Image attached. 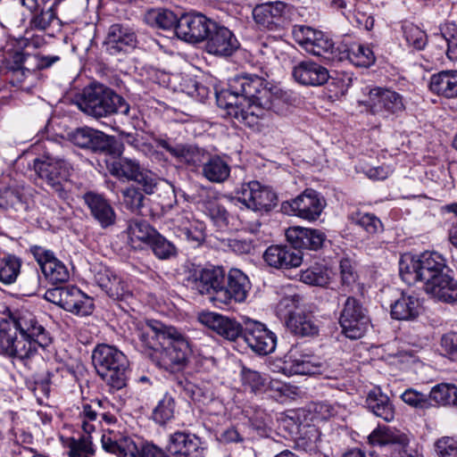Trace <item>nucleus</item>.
Listing matches in <instances>:
<instances>
[{
	"label": "nucleus",
	"mask_w": 457,
	"mask_h": 457,
	"mask_svg": "<svg viewBox=\"0 0 457 457\" xmlns=\"http://www.w3.org/2000/svg\"><path fill=\"white\" fill-rule=\"evenodd\" d=\"M341 286L347 291H352L357 281V274L353 270L349 259H343L340 262Z\"/></svg>",
	"instance_id": "338daca9"
},
{
	"label": "nucleus",
	"mask_w": 457,
	"mask_h": 457,
	"mask_svg": "<svg viewBox=\"0 0 457 457\" xmlns=\"http://www.w3.org/2000/svg\"><path fill=\"white\" fill-rule=\"evenodd\" d=\"M83 199L91 215L102 228H108L115 223L116 214L109 201L102 195L87 192Z\"/></svg>",
	"instance_id": "a878e982"
},
{
	"label": "nucleus",
	"mask_w": 457,
	"mask_h": 457,
	"mask_svg": "<svg viewBox=\"0 0 457 457\" xmlns=\"http://www.w3.org/2000/svg\"><path fill=\"white\" fill-rule=\"evenodd\" d=\"M137 42L135 32L121 24H113L109 28L105 45L111 54L126 51L127 48H132Z\"/></svg>",
	"instance_id": "2f4dec72"
},
{
	"label": "nucleus",
	"mask_w": 457,
	"mask_h": 457,
	"mask_svg": "<svg viewBox=\"0 0 457 457\" xmlns=\"http://www.w3.org/2000/svg\"><path fill=\"white\" fill-rule=\"evenodd\" d=\"M207 34L204 42L208 54L226 57L232 55L239 48V42L233 32L215 21Z\"/></svg>",
	"instance_id": "f8f14e48"
},
{
	"label": "nucleus",
	"mask_w": 457,
	"mask_h": 457,
	"mask_svg": "<svg viewBox=\"0 0 457 457\" xmlns=\"http://www.w3.org/2000/svg\"><path fill=\"white\" fill-rule=\"evenodd\" d=\"M424 289L440 301L457 302V280L454 279L452 270L427 283Z\"/></svg>",
	"instance_id": "c85d7f7f"
},
{
	"label": "nucleus",
	"mask_w": 457,
	"mask_h": 457,
	"mask_svg": "<svg viewBox=\"0 0 457 457\" xmlns=\"http://www.w3.org/2000/svg\"><path fill=\"white\" fill-rule=\"evenodd\" d=\"M300 280L311 286L325 287L328 284L330 276L327 267L316 264L302 270Z\"/></svg>",
	"instance_id": "8fccbe9b"
},
{
	"label": "nucleus",
	"mask_w": 457,
	"mask_h": 457,
	"mask_svg": "<svg viewBox=\"0 0 457 457\" xmlns=\"http://www.w3.org/2000/svg\"><path fill=\"white\" fill-rule=\"evenodd\" d=\"M317 362L318 360L314 358L303 356L290 360L284 370L288 371L290 375H315Z\"/></svg>",
	"instance_id": "603ef678"
},
{
	"label": "nucleus",
	"mask_w": 457,
	"mask_h": 457,
	"mask_svg": "<svg viewBox=\"0 0 457 457\" xmlns=\"http://www.w3.org/2000/svg\"><path fill=\"white\" fill-rule=\"evenodd\" d=\"M437 457H457V438L443 436L435 443Z\"/></svg>",
	"instance_id": "774afa93"
},
{
	"label": "nucleus",
	"mask_w": 457,
	"mask_h": 457,
	"mask_svg": "<svg viewBox=\"0 0 457 457\" xmlns=\"http://www.w3.org/2000/svg\"><path fill=\"white\" fill-rule=\"evenodd\" d=\"M95 283L106 293V295L116 301H126L132 296V292L126 281L116 275L109 268L102 265H96L92 270Z\"/></svg>",
	"instance_id": "2eb2a0df"
},
{
	"label": "nucleus",
	"mask_w": 457,
	"mask_h": 457,
	"mask_svg": "<svg viewBox=\"0 0 457 457\" xmlns=\"http://www.w3.org/2000/svg\"><path fill=\"white\" fill-rule=\"evenodd\" d=\"M402 28L403 37L410 46L417 50H421L425 47L428 42L425 31L413 23H404Z\"/></svg>",
	"instance_id": "13d9d810"
},
{
	"label": "nucleus",
	"mask_w": 457,
	"mask_h": 457,
	"mask_svg": "<svg viewBox=\"0 0 457 457\" xmlns=\"http://www.w3.org/2000/svg\"><path fill=\"white\" fill-rule=\"evenodd\" d=\"M217 104L220 108L227 109L228 114L239 122L247 126V116L250 113L245 103L243 102L241 95L235 94L228 85V89L216 94Z\"/></svg>",
	"instance_id": "c756f323"
},
{
	"label": "nucleus",
	"mask_w": 457,
	"mask_h": 457,
	"mask_svg": "<svg viewBox=\"0 0 457 457\" xmlns=\"http://www.w3.org/2000/svg\"><path fill=\"white\" fill-rule=\"evenodd\" d=\"M191 347L187 336L178 328L160 348L157 363L161 368L170 372L183 370L188 364Z\"/></svg>",
	"instance_id": "423d86ee"
},
{
	"label": "nucleus",
	"mask_w": 457,
	"mask_h": 457,
	"mask_svg": "<svg viewBox=\"0 0 457 457\" xmlns=\"http://www.w3.org/2000/svg\"><path fill=\"white\" fill-rule=\"evenodd\" d=\"M294 79L303 86L319 87L330 79L327 68L312 60H303L296 63L292 70Z\"/></svg>",
	"instance_id": "b1692460"
},
{
	"label": "nucleus",
	"mask_w": 457,
	"mask_h": 457,
	"mask_svg": "<svg viewBox=\"0 0 457 457\" xmlns=\"http://www.w3.org/2000/svg\"><path fill=\"white\" fill-rule=\"evenodd\" d=\"M417 264L418 258H411L409 262L405 260L400 262V276L405 283L411 285L417 281H421Z\"/></svg>",
	"instance_id": "0e129e2a"
},
{
	"label": "nucleus",
	"mask_w": 457,
	"mask_h": 457,
	"mask_svg": "<svg viewBox=\"0 0 457 457\" xmlns=\"http://www.w3.org/2000/svg\"><path fill=\"white\" fill-rule=\"evenodd\" d=\"M287 240L295 249H307L317 251L322 247L326 239L325 234L315 228L292 227L286 231Z\"/></svg>",
	"instance_id": "393cba45"
},
{
	"label": "nucleus",
	"mask_w": 457,
	"mask_h": 457,
	"mask_svg": "<svg viewBox=\"0 0 457 457\" xmlns=\"http://www.w3.org/2000/svg\"><path fill=\"white\" fill-rule=\"evenodd\" d=\"M367 106L372 114L388 116L398 114L405 109L403 96L389 88L375 87L370 90Z\"/></svg>",
	"instance_id": "ddd939ff"
},
{
	"label": "nucleus",
	"mask_w": 457,
	"mask_h": 457,
	"mask_svg": "<svg viewBox=\"0 0 457 457\" xmlns=\"http://www.w3.org/2000/svg\"><path fill=\"white\" fill-rule=\"evenodd\" d=\"M241 379L243 386L255 394L267 389L268 377L262 376L258 371L244 367L241 370Z\"/></svg>",
	"instance_id": "864d4df0"
},
{
	"label": "nucleus",
	"mask_w": 457,
	"mask_h": 457,
	"mask_svg": "<svg viewBox=\"0 0 457 457\" xmlns=\"http://www.w3.org/2000/svg\"><path fill=\"white\" fill-rule=\"evenodd\" d=\"M370 443L372 445H386L397 444L404 445L407 443L405 435L393 430L388 427H379L375 429L369 436Z\"/></svg>",
	"instance_id": "c03bdc74"
},
{
	"label": "nucleus",
	"mask_w": 457,
	"mask_h": 457,
	"mask_svg": "<svg viewBox=\"0 0 457 457\" xmlns=\"http://www.w3.org/2000/svg\"><path fill=\"white\" fill-rule=\"evenodd\" d=\"M33 169L38 179L60 198L65 199L68 196L64 184L68 181L71 171L73 170L68 160L46 152L42 158L34 160Z\"/></svg>",
	"instance_id": "39448f33"
},
{
	"label": "nucleus",
	"mask_w": 457,
	"mask_h": 457,
	"mask_svg": "<svg viewBox=\"0 0 457 457\" xmlns=\"http://www.w3.org/2000/svg\"><path fill=\"white\" fill-rule=\"evenodd\" d=\"M157 230L154 228L147 221L144 220H130L128 222L125 233L128 236V240L132 247L137 248L141 244L148 245Z\"/></svg>",
	"instance_id": "4c0bfd02"
},
{
	"label": "nucleus",
	"mask_w": 457,
	"mask_h": 457,
	"mask_svg": "<svg viewBox=\"0 0 457 457\" xmlns=\"http://www.w3.org/2000/svg\"><path fill=\"white\" fill-rule=\"evenodd\" d=\"M179 19L171 10L166 8L149 9L144 15V21L147 25L157 29L173 30L175 33Z\"/></svg>",
	"instance_id": "58836bf2"
},
{
	"label": "nucleus",
	"mask_w": 457,
	"mask_h": 457,
	"mask_svg": "<svg viewBox=\"0 0 457 457\" xmlns=\"http://www.w3.org/2000/svg\"><path fill=\"white\" fill-rule=\"evenodd\" d=\"M305 51L313 55L322 57L324 60L331 61L334 59V42L322 31H319L315 40H312L309 46H306Z\"/></svg>",
	"instance_id": "49530a36"
},
{
	"label": "nucleus",
	"mask_w": 457,
	"mask_h": 457,
	"mask_svg": "<svg viewBox=\"0 0 457 457\" xmlns=\"http://www.w3.org/2000/svg\"><path fill=\"white\" fill-rule=\"evenodd\" d=\"M157 146L166 150L173 158L192 167H199L208 153L195 145L178 143L166 136L154 138Z\"/></svg>",
	"instance_id": "4468645a"
},
{
	"label": "nucleus",
	"mask_w": 457,
	"mask_h": 457,
	"mask_svg": "<svg viewBox=\"0 0 457 457\" xmlns=\"http://www.w3.org/2000/svg\"><path fill=\"white\" fill-rule=\"evenodd\" d=\"M251 289L248 277L238 269H230L222 289L218 293V302L229 304L232 302L243 303Z\"/></svg>",
	"instance_id": "dca6fc26"
},
{
	"label": "nucleus",
	"mask_w": 457,
	"mask_h": 457,
	"mask_svg": "<svg viewBox=\"0 0 457 457\" xmlns=\"http://www.w3.org/2000/svg\"><path fill=\"white\" fill-rule=\"evenodd\" d=\"M92 362L97 375L111 390L118 391L127 386L129 361L118 348L105 344L96 345Z\"/></svg>",
	"instance_id": "20e7f679"
},
{
	"label": "nucleus",
	"mask_w": 457,
	"mask_h": 457,
	"mask_svg": "<svg viewBox=\"0 0 457 457\" xmlns=\"http://www.w3.org/2000/svg\"><path fill=\"white\" fill-rule=\"evenodd\" d=\"M418 270L424 285L450 271L446 260L437 252H424L418 257Z\"/></svg>",
	"instance_id": "bb28decb"
},
{
	"label": "nucleus",
	"mask_w": 457,
	"mask_h": 457,
	"mask_svg": "<svg viewBox=\"0 0 457 457\" xmlns=\"http://www.w3.org/2000/svg\"><path fill=\"white\" fill-rule=\"evenodd\" d=\"M428 397L436 405L457 407V386L450 383L437 384L431 388Z\"/></svg>",
	"instance_id": "a19ab883"
},
{
	"label": "nucleus",
	"mask_w": 457,
	"mask_h": 457,
	"mask_svg": "<svg viewBox=\"0 0 457 457\" xmlns=\"http://www.w3.org/2000/svg\"><path fill=\"white\" fill-rule=\"evenodd\" d=\"M21 261L15 255L8 254L0 259V282L4 285L14 283L21 272Z\"/></svg>",
	"instance_id": "a18cd8bd"
},
{
	"label": "nucleus",
	"mask_w": 457,
	"mask_h": 457,
	"mask_svg": "<svg viewBox=\"0 0 457 457\" xmlns=\"http://www.w3.org/2000/svg\"><path fill=\"white\" fill-rule=\"evenodd\" d=\"M286 324L287 328L296 336L314 337L319 333L317 320L309 312H289Z\"/></svg>",
	"instance_id": "72a5a7b5"
},
{
	"label": "nucleus",
	"mask_w": 457,
	"mask_h": 457,
	"mask_svg": "<svg viewBox=\"0 0 457 457\" xmlns=\"http://www.w3.org/2000/svg\"><path fill=\"white\" fill-rule=\"evenodd\" d=\"M228 86L235 94L241 95L243 102L249 109L247 113V126L258 125L270 112H278L280 98L275 96L268 87L266 80L256 75L243 73L228 79Z\"/></svg>",
	"instance_id": "f03ea898"
},
{
	"label": "nucleus",
	"mask_w": 457,
	"mask_h": 457,
	"mask_svg": "<svg viewBox=\"0 0 457 457\" xmlns=\"http://www.w3.org/2000/svg\"><path fill=\"white\" fill-rule=\"evenodd\" d=\"M142 166L136 159L120 157L108 167L111 175L120 180H135L139 175Z\"/></svg>",
	"instance_id": "ea45409f"
},
{
	"label": "nucleus",
	"mask_w": 457,
	"mask_h": 457,
	"mask_svg": "<svg viewBox=\"0 0 457 457\" xmlns=\"http://www.w3.org/2000/svg\"><path fill=\"white\" fill-rule=\"evenodd\" d=\"M77 104L83 112L97 119L112 114L132 117L131 108L127 101L103 84L92 83L86 87Z\"/></svg>",
	"instance_id": "7ed1b4c3"
},
{
	"label": "nucleus",
	"mask_w": 457,
	"mask_h": 457,
	"mask_svg": "<svg viewBox=\"0 0 457 457\" xmlns=\"http://www.w3.org/2000/svg\"><path fill=\"white\" fill-rule=\"evenodd\" d=\"M263 260L276 269H292L301 265L303 256L301 251L295 249L291 244L273 245L264 252Z\"/></svg>",
	"instance_id": "5701e85b"
},
{
	"label": "nucleus",
	"mask_w": 457,
	"mask_h": 457,
	"mask_svg": "<svg viewBox=\"0 0 457 457\" xmlns=\"http://www.w3.org/2000/svg\"><path fill=\"white\" fill-rule=\"evenodd\" d=\"M235 198L246 208L254 212H270L277 205V195L270 189L262 187L258 181L241 185Z\"/></svg>",
	"instance_id": "1a4fd4ad"
},
{
	"label": "nucleus",
	"mask_w": 457,
	"mask_h": 457,
	"mask_svg": "<svg viewBox=\"0 0 457 457\" xmlns=\"http://www.w3.org/2000/svg\"><path fill=\"white\" fill-rule=\"evenodd\" d=\"M422 312V300L404 292L391 304V317L397 320H415Z\"/></svg>",
	"instance_id": "cd10ccee"
},
{
	"label": "nucleus",
	"mask_w": 457,
	"mask_h": 457,
	"mask_svg": "<svg viewBox=\"0 0 457 457\" xmlns=\"http://www.w3.org/2000/svg\"><path fill=\"white\" fill-rule=\"evenodd\" d=\"M326 206V200L317 191L307 188L301 195L281 204V211L287 215L314 221Z\"/></svg>",
	"instance_id": "6e6552de"
},
{
	"label": "nucleus",
	"mask_w": 457,
	"mask_h": 457,
	"mask_svg": "<svg viewBox=\"0 0 457 457\" xmlns=\"http://www.w3.org/2000/svg\"><path fill=\"white\" fill-rule=\"evenodd\" d=\"M352 223L362 228L368 234L374 235L383 231L381 220L373 213L355 212L350 215Z\"/></svg>",
	"instance_id": "de8ad7c7"
},
{
	"label": "nucleus",
	"mask_w": 457,
	"mask_h": 457,
	"mask_svg": "<svg viewBox=\"0 0 457 457\" xmlns=\"http://www.w3.org/2000/svg\"><path fill=\"white\" fill-rule=\"evenodd\" d=\"M148 245H150L154 254L160 260H168L177 254V248L174 244L166 239L158 231Z\"/></svg>",
	"instance_id": "5fc2aeb1"
},
{
	"label": "nucleus",
	"mask_w": 457,
	"mask_h": 457,
	"mask_svg": "<svg viewBox=\"0 0 457 457\" xmlns=\"http://www.w3.org/2000/svg\"><path fill=\"white\" fill-rule=\"evenodd\" d=\"M176 387L185 397L195 403H205L212 399L210 390L204 389L186 378L178 379Z\"/></svg>",
	"instance_id": "37998d69"
},
{
	"label": "nucleus",
	"mask_w": 457,
	"mask_h": 457,
	"mask_svg": "<svg viewBox=\"0 0 457 457\" xmlns=\"http://www.w3.org/2000/svg\"><path fill=\"white\" fill-rule=\"evenodd\" d=\"M242 337L252 351L259 355L270 354L276 348V335L256 320H248L245 323Z\"/></svg>",
	"instance_id": "9b49d317"
},
{
	"label": "nucleus",
	"mask_w": 457,
	"mask_h": 457,
	"mask_svg": "<svg viewBox=\"0 0 457 457\" xmlns=\"http://www.w3.org/2000/svg\"><path fill=\"white\" fill-rule=\"evenodd\" d=\"M347 58L359 67H369L375 62L372 50L369 46L361 44H353L349 47Z\"/></svg>",
	"instance_id": "3c124183"
},
{
	"label": "nucleus",
	"mask_w": 457,
	"mask_h": 457,
	"mask_svg": "<svg viewBox=\"0 0 457 457\" xmlns=\"http://www.w3.org/2000/svg\"><path fill=\"white\" fill-rule=\"evenodd\" d=\"M123 204L127 209L136 214H141L142 208L144 207V202L145 200V195L140 190L134 187H129L122 191Z\"/></svg>",
	"instance_id": "bf43d9fd"
},
{
	"label": "nucleus",
	"mask_w": 457,
	"mask_h": 457,
	"mask_svg": "<svg viewBox=\"0 0 457 457\" xmlns=\"http://www.w3.org/2000/svg\"><path fill=\"white\" fill-rule=\"evenodd\" d=\"M45 278L53 284L63 283L69 279V271L65 265L56 257L45 264L42 270Z\"/></svg>",
	"instance_id": "6e6d98bb"
},
{
	"label": "nucleus",
	"mask_w": 457,
	"mask_h": 457,
	"mask_svg": "<svg viewBox=\"0 0 457 457\" xmlns=\"http://www.w3.org/2000/svg\"><path fill=\"white\" fill-rule=\"evenodd\" d=\"M60 0H54L51 7L46 10H40L32 14L29 20V28L40 31L46 30L54 21L58 20L56 8Z\"/></svg>",
	"instance_id": "09e8293b"
},
{
	"label": "nucleus",
	"mask_w": 457,
	"mask_h": 457,
	"mask_svg": "<svg viewBox=\"0 0 457 457\" xmlns=\"http://www.w3.org/2000/svg\"><path fill=\"white\" fill-rule=\"evenodd\" d=\"M193 287L201 295H208L212 301L218 302V293L225 282V271L220 267H212L195 271L192 278Z\"/></svg>",
	"instance_id": "6ab92c4d"
},
{
	"label": "nucleus",
	"mask_w": 457,
	"mask_h": 457,
	"mask_svg": "<svg viewBox=\"0 0 457 457\" xmlns=\"http://www.w3.org/2000/svg\"><path fill=\"white\" fill-rule=\"evenodd\" d=\"M365 403L374 415L385 421L389 422L395 419V406L388 395L384 394L380 387H374L368 393Z\"/></svg>",
	"instance_id": "473e14b6"
},
{
	"label": "nucleus",
	"mask_w": 457,
	"mask_h": 457,
	"mask_svg": "<svg viewBox=\"0 0 457 457\" xmlns=\"http://www.w3.org/2000/svg\"><path fill=\"white\" fill-rule=\"evenodd\" d=\"M204 212L220 228H224L228 224V212L224 206L217 202H208L204 204Z\"/></svg>",
	"instance_id": "e2e57ef3"
},
{
	"label": "nucleus",
	"mask_w": 457,
	"mask_h": 457,
	"mask_svg": "<svg viewBox=\"0 0 457 457\" xmlns=\"http://www.w3.org/2000/svg\"><path fill=\"white\" fill-rule=\"evenodd\" d=\"M199 320L219 336L229 341H235L242 337L244 332V328L236 320L216 312H203L199 315Z\"/></svg>",
	"instance_id": "4be33fe9"
},
{
	"label": "nucleus",
	"mask_w": 457,
	"mask_h": 457,
	"mask_svg": "<svg viewBox=\"0 0 457 457\" xmlns=\"http://www.w3.org/2000/svg\"><path fill=\"white\" fill-rule=\"evenodd\" d=\"M201 165L203 177L212 183H223L230 176L229 164L220 155L208 154Z\"/></svg>",
	"instance_id": "c9c22d12"
},
{
	"label": "nucleus",
	"mask_w": 457,
	"mask_h": 457,
	"mask_svg": "<svg viewBox=\"0 0 457 457\" xmlns=\"http://www.w3.org/2000/svg\"><path fill=\"white\" fill-rule=\"evenodd\" d=\"M175 400L172 396L165 395L158 403L153 412V418L155 422L164 425L174 417Z\"/></svg>",
	"instance_id": "4d7b16f0"
},
{
	"label": "nucleus",
	"mask_w": 457,
	"mask_h": 457,
	"mask_svg": "<svg viewBox=\"0 0 457 457\" xmlns=\"http://www.w3.org/2000/svg\"><path fill=\"white\" fill-rule=\"evenodd\" d=\"M286 9L287 4L284 2H267L253 8V17L263 29L278 30L284 28L287 22Z\"/></svg>",
	"instance_id": "a211bd4d"
},
{
	"label": "nucleus",
	"mask_w": 457,
	"mask_h": 457,
	"mask_svg": "<svg viewBox=\"0 0 457 457\" xmlns=\"http://www.w3.org/2000/svg\"><path fill=\"white\" fill-rule=\"evenodd\" d=\"M52 343L50 333L29 311H21L10 320L0 322V353L29 366L42 356L38 349Z\"/></svg>",
	"instance_id": "f257e3e1"
},
{
	"label": "nucleus",
	"mask_w": 457,
	"mask_h": 457,
	"mask_svg": "<svg viewBox=\"0 0 457 457\" xmlns=\"http://www.w3.org/2000/svg\"><path fill=\"white\" fill-rule=\"evenodd\" d=\"M213 21L201 12L183 13L179 19L176 35L188 43L204 42Z\"/></svg>",
	"instance_id": "9d476101"
},
{
	"label": "nucleus",
	"mask_w": 457,
	"mask_h": 457,
	"mask_svg": "<svg viewBox=\"0 0 457 457\" xmlns=\"http://www.w3.org/2000/svg\"><path fill=\"white\" fill-rule=\"evenodd\" d=\"M103 448L111 453L119 457L128 455L135 456L138 449L134 441L129 437H122L120 440H114L110 436L103 435L101 438Z\"/></svg>",
	"instance_id": "79ce46f5"
},
{
	"label": "nucleus",
	"mask_w": 457,
	"mask_h": 457,
	"mask_svg": "<svg viewBox=\"0 0 457 457\" xmlns=\"http://www.w3.org/2000/svg\"><path fill=\"white\" fill-rule=\"evenodd\" d=\"M71 140L80 148L88 149L93 153L104 154L110 151L113 137L102 131L84 127L77 129L71 135Z\"/></svg>",
	"instance_id": "412c9836"
},
{
	"label": "nucleus",
	"mask_w": 457,
	"mask_h": 457,
	"mask_svg": "<svg viewBox=\"0 0 457 457\" xmlns=\"http://www.w3.org/2000/svg\"><path fill=\"white\" fill-rule=\"evenodd\" d=\"M400 397L403 403L415 409L427 410L434 405L429 402L428 395L413 388L406 389Z\"/></svg>",
	"instance_id": "052dcab7"
},
{
	"label": "nucleus",
	"mask_w": 457,
	"mask_h": 457,
	"mask_svg": "<svg viewBox=\"0 0 457 457\" xmlns=\"http://www.w3.org/2000/svg\"><path fill=\"white\" fill-rule=\"evenodd\" d=\"M319 31L309 26L295 25L293 28L292 34L295 41L305 50L306 46H309L312 40H315Z\"/></svg>",
	"instance_id": "69168bd1"
},
{
	"label": "nucleus",
	"mask_w": 457,
	"mask_h": 457,
	"mask_svg": "<svg viewBox=\"0 0 457 457\" xmlns=\"http://www.w3.org/2000/svg\"><path fill=\"white\" fill-rule=\"evenodd\" d=\"M319 441L320 434L312 428L295 441V449L305 452L310 455L316 454L320 453Z\"/></svg>",
	"instance_id": "680f3d73"
},
{
	"label": "nucleus",
	"mask_w": 457,
	"mask_h": 457,
	"mask_svg": "<svg viewBox=\"0 0 457 457\" xmlns=\"http://www.w3.org/2000/svg\"><path fill=\"white\" fill-rule=\"evenodd\" d=\"M167 452L174 457H204V447L200 437L186 431H176L169 436Z\"/></svg>",
	"instance_id": "f3484780"
},
{
	"label": "nucleus",
	"mask_w": 457,
	"mask_h": 457,
	"mask_svg": "<svg viewBox=\"0 0 457 457\" xmlns=\"http://www.w3.org/2000/svg\"><path fill=\"white\" fill-rule=\"evenodd\" d=\"M84 435L79 437H71L67 442L69 457H94L95 446L90 434L95 430V426L86 421L82 424Z\"/></svg>",
	"instance_id": "e433bc0d"
},
{
	"label": "nucleus",
	"mask_w": 457,
	"mask_h": 457,
	"mask_svg": "<svg viewBox=\"0 0 457 457\" xmlns=\"http://www.w3.org/2000/svg\"><path fill=\"white\" fill-rule=\"evenodd\" d=\"M429 89L437 96L445 98H457V71H443L433 74L429 81Z\"/></svg>",
	"instance_id": "f704fd0d"
},
{
	"label": "nucleus",
	"mask_w": 457,
	"mask_h": 457,
	"mask_svg": "<svg viewBox=\"0 0 457 457\" xmlns=\"http://www.w3.org/2000/svg\"><path fill=\"white\" fill-rule=\"evenodd\" d=\"M175 329V327L167 326L156 320H150L137 328V335L142 345L153 350L156 356L164 341L170 338Z\"/></svg>",
	"instance_id": "aec40b11"
},
{
	"label": "nucleus",
	"mask_w": 457,
	"mask_h": 457,
	"mask_svg": "<svg viewBox=\"0 0 457 457\" xmlns=\"http://www.w3.org/2000/svg\"><path fill=\"white\" fill-rule=\"evenodd\" d=\"M61 308L77 315L87 316L92 313V298L82 293L77 287H65Z\"/></svg>",
	"instance_id": "7c9ffc66"
},
{
	"label": "nucleus",
	"mask_w": 457,
	"mask_h": 457,
	"mask_svg": "<svg viewBox=\"0 0 457 457\" xmlns=\"http://www.w3.org/2000/svg\"><path fill=\"white\" fill-rule=\"evenodd\" d=\"M339 325L346 337L350 339L362 337L370 325L367 309L358 299L348 296L340 312Z\"/></svg>",
	"instance_id": "0eeeda50"
}]
</instances>
